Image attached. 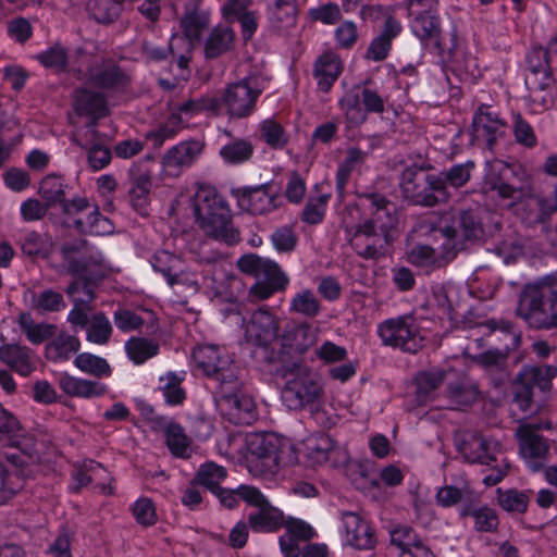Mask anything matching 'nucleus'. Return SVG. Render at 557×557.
Listing matches in <instances>:
<instances>
[{
	"label": "nucleus",
	"mask_w": 557,
	"mask_h": 557,
	"mask_svg": "<svg viewBox=\"0 0 557 557\" xmlns=\"http://www.w3.org/2000/svg\"><path fill=\"white\" fill-rule=\"evenodd\" d=\"M545 171L549 175L557 176V156L546 160ZM483 189L485 193L497 195L503 207L511 209L528 224L543 222L557 211V187L550 197H533L530 181L525 174L498 159L486 162ZM555 245L557 246V226Z\"/></svg>",
	"instance_id": "f257e3e1"
},
{
	"label": "nucleus",
	"mask_w": 557,
	"mask_h": 557,
	"mask_svg": "<svg viewBox=\"0 0 557 557\" xmlns=\"http://www.w3.org/2000/svg\"><path fill=\"white\" fill-rule=\"evenodd\" d=\"M265 85V76L250 74L239 82L228 84L221 97L207 95L197 100H189L173 111L166 122L150 132L147 137L154 146H161L186 126L191 117L201 113L220 115L225 112L231 117L247 116L253 111L255 103Z\"/></svg>",
	"instance_id": "f03ea898"
},
{
	"label": "nucleus",
	"mask_w": 557,
	"mask_h": 557,
	"mask_svg": "<svg viewBox=\"0 0 557 557\" xmlns=\"http://www.w3.org/2000/svg\"><path fill=\"white\" fill-rule=\"evenodd\" d=\"M395 207L380 195L358 196L343 215V225L356 252L367 259L381 256L394 239Z\"/></svg>",
	"instance_id": "7ed1b4c3"
},
{
	"label": "nucleus",
	"mask_w": 557,
	"mask_h": 557,
	"mask_svg": "<svg viewBox=\"0 0 557 557\" xmlns=\"http://www.w3.org/2000/svg\"><path fill=\"white\" fill-rule=\"evenodd\" d=\"M224 454L243 462L252 476L269 485L283 481L286 469L298 463L296 445L275 432H251L244 437H233Z\"/></svg>",
	"instance_id": "20e7f679"
},
{
	"label": "nucleus",
	"mask_w": 557,
	"mask_h": 557,
	"mask_svg": "<svg viewBox=\"0 0 557 557\" xmlns=\"http://www.w3.org/2000/svg\"><path fill=\"white\" fill-rule=\"evenodd\" d=\"M195 369L220 383L216 406L235 424H250L256 418V405L237 382V367L228 351L216 345H198L193 350Z\"/></svg>",
	"instance_id": "39448f33"
},
{
	"label": "nucleus",
	"mask_w": 557,
	"mask_h": 557,
	"mask_svg": "<svg viewBox=\"0 0 557 557\" xmlns=\"http://www.w3.org/2000/svg\"><path fill=\"white\" fill-rule=\"evenodd\" d=\"M0 441L12 451L0 453V506L24 486L32 474L30 465L39 460L35 436L22 426L18 419L0 404Z\"/></svg>",
	"instance_id": "423d86ee"
},
{
	"label": "nucleus",
	"mask_w": 557,
	"mask_h": 557,
	"mask_svg": "<svg viewBox=\"0 0 557 557\" xmlns=\"http://www.w3.org/2000/svg\"><path fill=\"white\" fill-rule=\"evenodd\" d=\"M73 110L78 116L91 119L85 127L74 132L73 139L81 147L88 149L87 159L90 168L94 171L102 170L111 161V151L100 143L96 132L95 120L106 114L107 103L104 95L100 91L82 88L75 92Z\"/></svg>",
	"instance_id": "0eeeda50"
},
{
	"label": "nucleus",
	"mask_w": 557,
	"mask_h": 557,
	"mask_svg": "<svg viewBox=\"0 0 557 557\" xmlns=\"http://www.w3.org/2000/svg\"><path fill=\"white\" fill-rule=\"evenodd\" d=\"M36 59L45 67L58 72L78 73L100 88L120 87L125 82L124 75L116 66L91 67L89 65L90 58L83 50H76L75 53H72L60 44H55L38 53Z\"/></svg>",
	"instance_id": "6e6552de"
},
{
	"label": "nucleus",
	"mask_w": 557,
	"mask_h": 557,
	"mask_svg": "<svg viewBox=\"0 0 557 557\" xmlns=\"http://www.w3.org/2000/svg\"><path fill=\"white\" fill-rule=\"evenodd\" d=\"M224 321L228 325H239L244 330V338L247 344L256 349L253 355L264 362H274L280 359V354L272 348L277 341L280 320L265 308L252 312L248 320L242 317L236 305H231L223 311Z\"/></svg>",
	"instance_id": "1a4fd4ad"
},
{
	"label": "nucleus",
	"mask_w": 557,
	"mask_h": 557,
	"mask_svg": "<svg viewBox=\"0 0 557 557\" xmlns=\"http://www.w3.org/2000/svg\"><path fill=\"white\" fill-rule=\"evenodd\" d=\"M449 374L442 369H433L420 372L417 375L416 400L419 407L429 406L430 409L461 410L476 400L478 388L465 377H460L456 384L449 382L447 395L438 398L436 389Z\"/></svg>",
	"instance_id": "9d476101"
},
{
	"label": "nucleus",
	"mask_w": 557,
	"mask_h": 557,
	"mask_svg": "<svg viewBox=\"0 0 557 557\" xmlns=\"http://www.w3.org/2000/svg\"><path fill=\"white\" fill-rule=\"evenodd\" d=\"M517 313L530 326L557 325V274H548L524 286Z\"/></svg>",
	"instance_id": "9b49d317"
},
{
	"label": "nucleus",
	"mask_w": 557,
	"mask_h": 557,
	"mask_svg": "<svg viewBox=\"0 0 557 557\" xmlns=\"http://www.w3.org/2000/svg\"><path fill=\"white\" fill-rule=\"evenodd\" d=\"M193 209L196 222L207 235L227 244L238 240L231 210L213 188L199 186L193 198Z\"/></svg>",
	"instance_id": "f8f14e48"
},
{
	"label": "nucleus",
	"mask_w": 557,
	"mask_h": 557,
	"mask_svg": "<svg viewBox=\"0 0 557 557\" xmlns=\"http://www.w3.org/2000/svg\"><path fill=\"white\" fill-rule=\"evenodd\" d=\"M202 0H185V13L181 18L183 36L173 35L170 39V50L176 55L180 79H187L189 55L195 45L199 44L203 30L210 22V10L201 9Z\"/></svg>",
	"instance_id": "ddd939ff"
},
{
	"label": "nucleus",
	"mask_w": 557,
	"mask_h": 557,
	"mask_svg": "<svg viewBox=\"0 0 557 557\" xmlns=\"http://www.w3.org/2000/svg\"><path fill=\"white\" fill-rule=\"evenodd\" d=\"M283 376L286 384L282 398L289 409L314 405L322 399L323 380L310 367L293 362L284 368Z\"/></svg>",
	"instance_id": "4468645a"
},
{
	"label": "nucleus",
	"mask_w": 557,
	"mask_h": 557,
	"mask_svg": "<svg viewBox=\"0 0 557 557\" xmlns=\"http://www.w3.org/2000/svg\"><path fill=\"white\" fill-rule=\"evenodd\" d=\"M239 270L255 276L256 282L249 288V296L255 300H265L278 290L285 289L287 276L278 264L257 255H245L237 261Z\"/></svg>",
	"instance_id": "2eb2a0df"
},
{
	"label": "nucleus",
	"mask_w": 557,
	"mask_h": 557,
	"mask_svg": "<svg viewBox=\"0 0 557 557\" xmlns=\"http://www.w3.org/2000/svg\"><path fill=\"white\" fill-rule=\"evenodd\" d=\"M399 185L404 197L414 205L433 206L447 199L444 180L425 174L417 165L404 170Z\"/></svg>",
	"instance_id": "dca6fc26"
},
{
	"label": "nucleus",
	"mask_w": 557,
	"mask_h": 557,
	"mask_svg": "<svg viewBox=\"0 0 557 557\" xmlns=\"http://www.w3.org/2000/svg\"><path fill=\"white\" fill-rule=\"evenodd\" d=\"M377 335L386 346L416 352L428 339L426 332L411 315L391 318L379 324Z\"/></svg>",
	"instance_id": "f3484780"
},
{
	"label": "nucleus",
	"mask_w": 557,
	"mask_h": 557,
	"mask_svg": "<svg viewBox=\"0 0 557 557\" xmlns=\"http://www.w3.org/2000/svg\"><path fill=\"white\" fill-rule=\"evenodd\" d=\"M63 223L79 233L106 236L114 232L113 223L85 198H75L71 203L63 205Z\"/></svg>",
	"instance_id": "a211bd4d"
},
{
	"label": "nucleus",
	"mask_w": 557,
	"mask_h": 557,
	"mask_svg": "<svg viewBox=\"0 0 557 557\" xmlns=\"http://www.w3.org/2000/svg\"><path fill=\"white\" fill-rule=\"evenodd\" d=\"M528 64L525 84L533 92V99L545 103V97L535 92L544 91L553 85V71L557 70V39L549 41L546 47L534 48L528 55Z\"/></svg>",
	"instance_id": "6ab92c4d"
},
{
	"label": "nucleus",
	"mask_w": 557,
	"mask_h": 557,
	"mask_svg": "<svg viewBox=\"0 0 557 557\" xmlns=\"http://www.w3.org/2000/svg\"><path fill=\"white\" fill-rule=\"evenodd\" d=\"M298 462L308 467L321 465L338 466L347 459L346 451L334 443L331 436L311 434L296 445Z\"/></svg>",
	"instance_id": "aec40b11"
},
{
	"label": "nucleus",
	"mask_w": 557,
	"mask_h": 557,
	"mask_svg": "<svg viewBox=\"0 0 557 557\" xmlns=\"http://www.w3.org/2000/svg\"><path fill=\"white\" fill-rule=\"evenodd\" d=\"M150 264L156 272L162 274L166 283L178 293V287L189 294H196L199 288V282L195 274L183 271V261L180 257L168 250L157 251L150 259Z\"/></svg>",
	"instance_id": "412c9836"
},
{
	"label": "nucleus",
	"mask_w": 557,
	"mask_h": 557,
	"mask_svg": "<svg viewBox=\"0 0 557 557\" xmlns=\"http://www.w3.org/2000/svg\"><path fill=\"white\" fill-rule=\"evenodd\" d=\"M496 227L497 223L494 226H485L473 212L465 211L459 216L458 226H447L441 231L446 238L444 249H461L467 240L491 237L494 235L493 228Z\"/></svg>",
	"instance_id": "4be33fe9"
},
{
	"label": "nucleus",
	"mask_w": 557,
	"mask_h": 557,
	"mask_svg": "<svg viewBox=\"0 0 557 557\" xmlns=\"http://www.w3.org/2000/svg\"><path fill=\"white\" fill-rule=\"evenodd\" d=\"M557 376V368L555 366L545 364L540 367L524 368L519 380L523 385L521 391H517L515 395V403L523 412H531L533 388L539 387L542 392L546 393L550 389V381Z\"/></svg>",
	"instance_id": "5701e85b"
},
{
	"label": "nucleus",
	"mask_w": 557,
	"mask_h": 557,
	"mask_svg": "<svg viewBox=\"0 0 557 557\" xmlns=\"http://www.w3.org/2000/svg\"><path fill=\"white\" fill-rule=\"evenodd\" d=\"M437 55L441 62L462 82H474L481 75L475 58L459 47L456 30L450 33L448 46Z\"/></svg>",
	"instance_id": "b1692460"
},
{
	"label": "nucleus",
	"mask_w": 557,
	"mask_h": 557,
	"mask_svg": "<svg viewBox=\"0 0 557 557\" xmlns=\"http://www.w3.org/2000/svg\"><path fill=\"white\" fill-rule=\"evenodd\" d=\"M519 443V455L525 466L533 472L544 468L549 451L547 440L537 434L530 424H522L516 432Z\"/></svg>",
	"instance_id": "393cba45"
},
{
	"label": "nucleus",
	"mask_w": 557,
	"mask_h": 557,
	"mask_svg": "<svg viewBox=\"0 0 557 557\" xmlns=\"http://www.w3.org/2000/svg\"><path fill=\"white\" fill-rule=\"evenodd\" d=\"M149 159L134 163L129 168L128 202L133 210L143 216L149 214L151 201V170L148 168Z\"/></svg>",
	"instance_id": "a878e982"
},
{
	"label": "nucleus",
	"mask_w": 557,
	"mask_h": 557,
	"mask_svg": "<svg viewBox=\"0 0 557 557\" xmlns=\"http://www.w3.org/2000/svg\"><path fill=\"white\" fill-rule=\"evenodd\" d=\"M339 534L343 545L356 549H371L376 542L370 524L358 513L351 511L343 512Z\"/></svg>",
	"instance_id": "bb28decb"
},
{
	"label": "nucleus",
	"mask_w": 557,
	"mask_h": 557,
	"mask_svg": "<svg viewBox=\"0 0 557 557\" xmlns=\"http://www.w3.org/2000/svg\"><path fill=\"white\" fill-rule=\"evenodd\" d=\"M458 450L471 463L490 465L496 460L500 443L481 434H466L463 440L458 442Z\"/></svg>",
	"instance_id": "cd10ccee"
},
{
	"label": "nucleus",
	"mask_w": 557,
	"mask_h": 557,
	"mask_svg": "<svg viewBox=\"0 0 557 557\" xmlns=\"http://www.w3.org/2000/svg\"><path fill=\"white\" fill-rule=\"evenodd\" d=\"M409 27L421 45L424 48H430L436 55L448 46L442 36L441 18L437 12L410 18Z\"/></svg>",
	"instance_id": "c85d7f7f"
},
{
	"label": "nucleus",
	"mask_w": 557,
	"mask_h": 557,
	"mask_svg": "<svg viewBox=\"0 0 557 557\" xmlns=\"http://www.w3.org/2000/svg\"><path fill=\"white\" fill-rule=\"evenodd\" d=\"M202 148L199 140L181 141L166 151L162 159V165L171 174L178 175L199 158Z\"/></svg>",
	"instance_id": "c756f323"
},
{
	"label": "nucleus",
	"mask_w": 557,
	"mask_h": 557,
	"mask_svg": "<svg viewBox=\"0 0 557 557\" xmlns=\"http://www.w3.org/2000/svg\"><path fill=\"white\" fill-rule=\"evenodd\" d=\"M472 128L474 138L486 141L488 147H492L506 132L504 121L487 106H481L478 109L473 116Z\"/></svg>",
	"instance_id": "7c9ffc66"
},
{
	"label": "nucleus",
	"mask_w": 557,
	"mask_h": 557,
	"mask_svg": "<svg viewBox=\"0 0 557 557\" xmlns=\"http://www.w3.org/2000/svg\"><path fill=\"white\" fill-rule=\"evenodd\" d=\"M285 533L280 537V547L284 557H298L302 542L314 537V529L304 520L288 518L284 523Z\"/></svg>",
	"instance_id": "2f4dec72"
},
{
	"label": "nucleus",
	"mask_w": 557,
	"mask_h": 557,
	"mask_svg": "<svg viewBox=\"0 0 557 557\" xmlns=\"http://www.w3.org/2000/svg\"><path fill=\"white\" fill-rule=\"evenodd\" d=\"M258 509L248 517L250 528L256 532H273L284 525V513L281 509L272 506L263 495V500L258 505H250Z\"/></svg>",
	"instance_id": "473e14b6"
},
{
	"label": "nucleus",
	"mask_w": 557,
	"mask_h": 557,
	"mask_svg": "<svg viewBox=\"0 0 557 557\" xmlns=\"http://www.w3.org/2000/svg\"><path fill=\"white\" fill-rule=\"evenodd\" d=\"M315 342L317 330L307 323L288 326L281 337V346L287 352L302 354Z\"/></svg>",
	"instance_id": "72a5a7b5"
},
{
	"label": "nucleus",
	"mask_w": 557,
	"mask_h": 557,
	"mask_svg": "<svg viewBox=\"0 0 557 557\" xmlns=\"http://www.w3.org/2000/svg\"><path fill=\"white\" fill-rule=\"evenodd\" d=\"M0 359L22 376L29 375L36 369V358L33 351L20 345L1 346Z\"/></svg>",
	"instance_id": "f704fd0d"
},
{
	"label": "nucleus",
	"mask_w": 557,
	"mask_h": 557,
	"mask_svg": "<svg viewBox=\"0 0 557 557\" xmlns=\"http://www.w3.org/2000/svg\"><path fill=\"white\" fill-rule=\"evenodd\" d=\"M24 301L33 310L42 314L59 312L66 307L63 295L52 288H45L39 292L27 289L24 293Z\"/></svg>",
	"instance_id": "c9c22d12"
},
{
	"label": "nucleus",
	"mask_w": 557,
	"mask_h": 557,
	"mask_svg": "<svg viewBox=\"0 0 557 557\" xmlns=\"http://www.w3.org/2000/svg\"><path fill=\"white\" fill-rule=\"evenodd\" d=\"M61 389L74 397L94 398L106 394L107 386L98 381L76 377L70 374H62L59 379Z\"/></svg>",
	"instance_id": "e433bc0d"
},
{
	"label": "nucleus",
	"mask_w": 557,
	"mask_h": 557,
	"mask_svg": "<svg viewBox=\"0 0 557 557\" xmlns=\"http://www.w3.org/2000/svg\"><path fill=\"white\" fill-rule=\"evenodd\" d=\"M185 377V371H169L159 376L158 389L161 392L165 405L170 407L183 405L186 399V391L182 386Z\"/></svg>",
	"instance_id": "4c0bfd02"
},
{
	"label": "nucleus",
	"mask_w": 557,
	"mask_h": 557,
	"mask_svg": "<svg viewBox=\"0 0 557 557\" xmlns=\"http://www.w3.org/2000/svg\"><path fill=\"white\" fill-rule=\"evenodd\" d=\"M401 32L400 23L394 17H388L382 33L373 38L368 49V58L373 61L384 60L389 50L392 40Z\"/></svg>",
	"instance_id": "58836bf2"
},
{
	"label": "nucleus",
	"mask_w": 557,
	"mask_h": 557,
	"mask_svg": "<svg viewBox=\"0 0 557 557\" xmlns=\"http://www.w3.org/2000/svg\"><path fill=\"white\" fill-rule=\"evenodd\" d=\"M212 492L220 499L221 504L227 508H234L239 499L248 506L258 505L263 500L261 491L252 485L242 484L235 490L216 487Z\"/></svg>",
	"instance_id": "ea45409f"
},
{
	"label": "nucleus",
	"mask_w": 557,
	"mask_h": 557,
	"mask_svg": "<svg viewBox=\"0 0 557 557\" xmlns=\"http://www.w3.org/2000/svg\"><path fill=\"white\" fill-rule=\"evenodd\" d=\"M342 71V63L337 54L327 52L315 62L314 77L321 90L327 91L337 79Z\"/></svg>",
	"instance_id": "a19ab883"
},
{
	"label": "nucleus",
	"mask_w": 557,
	"mask_h": 557,
	"mask_svg": "<svg viewBox=\"0 0 557 557\" xmlns=\"http://www.w3.org/2000/svg\"><path fill=\"white\" fill-rule=\"evenodd\" d=\"M20 246L24 255L46 259L49 257L53 243L49 235L37 232H25L20 238Z\"/></svg>",
	"instance_id": "79ce46f5"
},
{
	"label": "nucleus",
	"mask_w": 557,
	"mask_h": 557,
	"mask_svg": "<svg viewBox=\"0 0 557 557\" xmlns=\"http://www.w3.org/2000/svg\"><path fill=\"white\" fill-rule=\"evenodd\" d=\"M127 358L136 366L145 363L159 352V345L153 339L131 337L124 344Z\"/></svg>",
	"instance_id": "37998d69"
},
{
	"label": "nucleus",
	"mask_w": 557,
	"mask_h": 557,
	"mask_svg": "<svg viewBox=\"0 0 557 557\" xmlns=\"http://www.w3.org/2000/svg\"><path fill=\"white\" fill-rule=\"evenodd\" d=\"M338 106L349 126H358L367 120L366 110L356 87L344 94Z\"/></svg>",
	"instance_id": "c03bdc74"
},
{
	"label": "nucleus",
	"mask_w": 557,
	"mask_h": 557,
	"mask_svg": "<svg viewBox=\"0 0 557 557\" xmlns=\"http://www.w3.org/2000/svg\"><path fill=\"white\" fill-rule=\"evenodd\" d=\"M64 182L60 176L48 175L39 185V194L44 199L46 207H53L59 205L63 211V205L71 203L64 200Z\"/></svg>",
	"instance_id": "a18cd8bd"
},
{
	"label": "nucleus",
	"mask_w": 557,
	"mask_h": 557,
	"mask_svg": "<svg viewBox=\"0 0 557 557\" xmlns=\"http://www.w3.org/2000/svg\"><path fill=\"white\" fill-rule=\"evenodd\" d=\"M260 138L273 149H283L289 140V135L283 125L274 119H265L259 124Z\"/></svg>",
	"instance_id": "49530a36"
},
{
	"label": "nucleus",
	"mask_w": 557,
	"mask_h": 557,
	"mask_svg": "<svg viewBox=\"0 0 557 557\" xmlns=\"http://www.w3.org/2000/svg\"><path fill=\"white\" fill-rule=\"evenodd\" d=\"M74 366L82 372L97 377H109L112 374L109 362L90 352L78 354L74 359Z\"/></svg>",
	"instance_id": "de8ad7c7"
},
{
	"label": "nucleus",
	"mask_w": 557,
	"mask_h": 557,
	"mask_svg": "<svg viewBox=\"0 0 557 557\" xmlns=\"http://www.w3.org/2000/svg\"><path fill=\"white\" fill-rule=\"evenodd\" d=\"M239 207L251 214H264L273 209V198L263 190H251L239 198Z\"/></svg>",
	"instance_id": "09e8293b"
},
{
	"label": "nucleus",
	"mask_w": 557,
	"mask_h": 557,
	"mask_svg": "<svg viewBox=\"0 0 557 557\" xmlns=\"http://www.w3.org/2000/svg\"><path fill=\"white\" fill-rule=\"evenodd\" d=\"M234 40V33L228 26H216L206 42V55L214 58L227 51Z\"/></svg>",
	"instance_id": "8fccbe9b"
},
{
	"label": "nucleus",
	"mask_w": 557,
	"mask_h": 557,
	"mask_svg": "<svg viewBox=\"0 0 557 557\" xmlns=\"http://www.w3.org/2000/svg\"><path fill=\"white\" fill-rule=\"evenodd\" d=\"M165 441L174 456L187 458L190 455V442L181 425L170 422L165 429Z\"/></svg>",
	"instance_id": "3c124183"
},
{
	"label": "nucleus",
	"mask_w": 557,
	"mask_h": 557,
	"mask_svg": "<svg viewBox=\"0 0 557 557\" xmlns=\"http://www.w3.org/2000/svg\"><path fill=\"white\" fill-rule=\"evenodd\" d=\"M253 154V146L250 141L239 139L224 145L220 149L222 160L232 165L247 162Z\"/></svg>",
	"instance_id": "603ef678"
},
{
	"label": "nucleus",
	"mask_w": 557,
	"mask_h": 557,
	"mask_svg": "<svg viewBox=\"0 0 557 557\" xmlns=\"http://www.w3.org/2000/svg\"><path fill=\"white\" fill-rule=\"evenodd\" d=\"M124 0H88L87 10L99 23L113 22L122 11Z\"/></svg>",
	"instance_id": "864d4df0"
},
{
	"label": "nucleus",
	"mask_w": 557,
	"mask_h": 557,
	"mask_svg": "<svg viewBox=\"0 0 557 557\" xmlns=\"http://www.w3.org/2000/svg\"><path fill=\"white\" fill-rule=\"evenodd\" d=\"M61 256L64 271L75 275H83L88 272L89 262L82 246H64L61 250Z\"/></svg>",
	"instance_id": "5fc2aeb1"
},
{
	"label": "nucleus",
	"mask_w": 557,
	"mask_h": 557,
	"mask_svg": "<svg viewBox=\"0 0 557 557\" xmlns=\"http://www.w3.org/2000/svg\"><path fill=\"white\" fill-rule=\"evenodd\" d=\"M106 469L97 461L84 460L75 466L73 472V490L88 485L95 479L103 478Z\"/></svg>",
	"instance_id": "6e6d98bb"
},
{
	"label": "nucleus",
	"mask_w": 557,
	"mask_h": 557,
	"mask_svg": "<svg viewBox=\"0 0 557 557\" xmlns=\"http://www.w3.org/2000/svg\"><path fill=\"white\" fill-rule=\"evenodd\" d=\"M112 334L110 320L103 314H95L86 326V339L92 344L104 345Z\"/></svg>",
	"instance_id": "4d7b16f0"
},
{
	"label": "nucleus",
	"mask_w": 557,
	"mask_h": 557,
	"mask_svg": "<svg viewBox=\"0 0 557 557\" xmlns=\"http://www.w3.org/2000/svg\"><path fill=\"white\" fill-rule=\"evenodd\" d=\"M18 323L27 338L34 344H40L54 334V325L49 323H35L29 313H22Z\"/></svg>",
	"instance_id": "13d9d810"
},
{
	"label": "nucleus",
	"mask_w": 557,
	"mask_h": 557,
	"mask_svg": "<svg viewBox=\"0 0 557 557\" xmlns=\"http://www.w3.org/2000/svg\"><path fill=\"white\" fill-rule=\"evenodd\" d=\"M391 542L399 549L400 557H407L422 541L417 533L407 525H398L391 531Z\"/></svg>",
	"instance_id": "bf43d9fd"
},
{
	"label": "nucleus",
	"mask_w": 557,
	"mask_h": 557,
	"mask_svg": "<svg viewBox=\"0 0 557 557\" xmlns=\"http://www.w3.org/2000/svg\"><path fill=\"white\" fill-rule=\"evenodd\" d=\"M226 478V470L213 461L201 465L195 475L194 482L211 491L219 487Z\"/></svg>",
	"instance_id": "052dcab7"
},
{
	"label": "nucleus",
	"mask_w": 557,
	"mask_h": 557,
	"mask_svg": "<svg viewBox=\"0 0 557 557\" xmlns=\"http://www.w3.org/2000/svg\"><path fill=\"white\" fill-rule=\"evenodd\" d=\"M289 311L305 317H315L320 312V302L310 289H302L290 299Z\"/></svg>",
	"instance_id": "680f3d73"
},
{
	"label": "nucleus",
	"mask_w": 557,
	"mask_h": 557,
	"mask_svg": "<svg viewBox=\"0 0 557 557\" xmlns=\"http://www.w3.org/2000/svg\"><path fill=\"white\" fill-rule=\"evenodd\" d=\"M364 154L359 149H349L345 160L341 163L336 175L338 198L342 200L344 190L351 171L363 161Z\"/></svg>",
	"instance_id": "e2e57ef3"
},
{
	"label": "nucleus",
	"mask_w": 557,
	"mask_h": 557,
	"mask_svg": "<svg viewBox=\"0 0 557 557\" xmlns=\"http://www.w3.org/2000/svg\"><path fill=\"white\" fill-rule=\"evenodd\" d=\"M443 256V251H438L436 248L429 245H414L407 251V260L411 264L420 268H430L435 265L440 258Z\"/></svg>",
	"instance_id": "0e129e2a"
},
{
	"label": "nucleus",
	"mask_w": 557,
	"mask_h": 557,
	"mask_svg": "<svg viewBox=\"0 0 557 557\" xmlns=\"http://www.w3.org/2000/svg\"><path fill=\"white\" fill-rule=\"evenodd\" d=\"M81 347L79 339L74 335L60 334L48 347L47 356L50 359H66Z\"/></svg>",
	"instance_id": "69168bd1"
},
{
	"label": "nucleus",
	"mask_w": 557,
	"mask_h": 557,
	"mask_svg": "<svg viewBox=\"0 0 557 557\" xmlns=\"http://www.w3.org/2000/svg\"><path fill=\"white\" fill-rule=\"evenodd\" d=\"M330 197V194H321L309 198L304 208L301 220L308 224L321 223L325 216Z\"/></svg>",
	"instance_id": "338daca9"
},
{
	"label": "nucleus",
	"mask_w": 557,
	"mask_h": 557,
	"mask_svg": "<svg viewBox=\"0 0 557 557\" xmlns=\"http://www.w3.org/2000/svg\"><path fill=\"white\" fill-rule=\"evenodd\" d=\"M497 493L498 504L504 510L516 513H523L527 510L529 504V495L527 492L517 490H507L503 492L498 488Z\"/></svg>",
	"instance_id": "774afa93"
}]
</instances>
